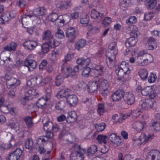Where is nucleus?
<instances>
[{
    "mask_svg": "<svg viewBox=\"0 0 160 160\" xmlns=\"http://www.w3.org/2000/svg\"><path fill=\"white\" fill-rule=\"evenodd\" d=\"M118 48L115 42L111 43L106 52V62L110 68H113L115 64L116 55L118 53Z\"/></svg>",
    "mask_w": 160,
    "mask_h": 160,
    "instance_id": "nucleus-1",
    "label": "nucleus"
},
{
    "mask_svg": "<svg viewBox=\"0 0 160 160\" xmlns=\"http://www.w3.org/2000/svg\"><path fill=\"white\" fill-rule=\"evenodd\" d=\"M131 72V70L128 67H125L122 68L121 66H118L115 70L116 73L118 76V80L123 82H125L130 79L131 77L129 74Z\"/></svg>",
    "mask_w": 160,
    "mask_h": 160,
    "instance_id": "nucleus-2",
    "label": "nucleus"
},
{
    "mask_svg": "<svg viewBox=\"0 0 160 160\" xmlns=\"http://www.w3.org/2000/svg\"><path fill=\"white\" fill-rule=\"evenodd\" d=\"M71 149L73 150L70 157V160H84L83 153L86 152L85 149L81 148L80 145L74 144L72 146Z\"/></svg>",
    "mask_w": 160,
    "mask_h": 160,
    "instance_id": "nucleus-3",
    "label": "nucleus"
},
{
    "mask_svg": "<svg viewBox=\"0 0 160 160\" xmlns=\"http://www.w3.org/2000/svg\"><path fill=\"white\" fill-rule=\"evenodd\" d=\"M66 16L62 15L58 16L57 13H52L48 16V18L49 20L54 23V24L60 26H62L65 23H67L68 22L65 19Z\"/></svg>",
    "mask_w": 160,
    "mask_h": 160,
    "instance_id": "nucleus-4",
    "label": "nucleus"
},
{
    "mask_svg": "<svg viewBox=\"0 0 160 160\" xmlns=\"http://www.w3.org/2000/svg\"><path fill=\"white\" fill-rule=\"evenodd\" d=\"M43 124V129L44 131H52L54 132H58L59 127L58 125H53L50 122L49 118L47 117H44L42 120Z\"/></svg>",
    "mask_w": 160,
    "mask_h": 160,
    "instance_id": "nucleus-5",
    "label": "nucleus"
},
{
    "mask_svg": "<svg viewBox=\"0 0 160 160\" xmlns=\"http://www.w3.org/2000/svg\"><path fill=\"white\" fill-rule=\"evenodd\" d=\"M42 39L47 43L53 44L57 42H61L60 41H56L54 39L51 31L49 30L44 31L42 34Z\"/></svg>",
    "mask_w": 160,
    "mask_h": 160,
    "instance_id": "nucleus-6",
    "label": "nucleus"
},
{
    "mask_svg": "<svg viewBox=\"0 0 160 160\" xmlns=\"http://www.w3.org/2000/svg\"><path fill=\"white\" fill-rule=\"evenodd\" d=\"M5 79L7 80L6 85L8 88H16L19 86L20 82L18 79L9 77L8 78L7 76L5 77Z\"/></svg>",
    "mask_w": 160,
    "mask_h": 160,
    "instance_id": "nucleus-7",
    "label": "nucleus"
},
{
    "mask_svg": "<svg viewBox=\"0 0 160 160\" xmlns=\"http://www.w3.org/2000/svg\"><path fill=\"white\" fill-rule=\"evenodd\" d=\"M77 34V31L75 28L70 27L66 30V36L70 42L73 41Z\"/></svg>",
    "mask_w": 160,
    "mask_h": 160,
    "instance_id": "nucleus-8",
    "label": "nucleus"
},
{
    "mask_svg": "<svg viewBox=\"0 0 160 160\" xmlns=\"http://www.w3.org/2000/svg\"><path fill=\"white\" fill-rule=\"evenodd\" d=\"M141 57L143 60L142 62L141 63L142 66H145L150 63L153 61L152 56L150 54H148L146 51L143 50L141 52Z\"/></svg>",
    "mask_w": 160,
    "mask_h": 160,
    "instance_id": "nucleus-9",
    "label": "nucleus"
},
{
    "mask_svg": "<svg viewBox=\"0 0 160 160\" xmlns=\"http://www.w3.org/2000/svg\"><path fill=\"white\" fill-rule=\"evenodd\" d=\"M61 43V42H57L55 43H53V44L47 43L46 42L44 43L41 46V53L42 55H45L50 50V47L54 48L55 47L58 46Z\"/></svg>",
    "mask_w": 160,
    "mask_h": 160,
    "instance_id": "nucleus-10",
    "label": "nucleus"
},
{
    "mask_svg": "<svg viewBox=\"0 0 160 160\" xmlns=\"http://www.w3.org/2000/svg\"><path fill=\"white\" fill-rule=\"evenodd\" d=\"M38 42L34 40H28L23 42L22 45L25 48L29 51L34 50L38 45Z\"/></svg>",
    "mask_w": 160,
    "mask_h": 160,
    "instance_id": "nucleus-11",
    "label": "nucleus"
},
{
    "mask_svg": "<svg viewBox=\"0 0 160 160\" xmlns=\"http://www.w3.org/2000/svg\"><path fill=\"white\" fill-rule=\"evenodd\" d=\"M46 133L45 136H41L39 137L37 140V143L39 144L42 143L43 144L46 143L48 138H51L53 137V133L51 132V131H45Z\"/></svg>",
    "mask_w": 160,
    "mask_h": 160,
    "instance_id": "nucleus-12",
    "label": "nucleus"
},
{
    "mask_svg": "<svg viewBox=\"0 0 160 160\" xmlns=\"http://www.w3.org/2000/svg\"><path fill=\"white\" fill-rule=\"evenodd\" d=\"M22 153V150L19 148H17L9 156V160H18Z\"/></svg>",
    "mask_w": 160,
    "mask_h": 160,
    "instance_id": "nucleus-13",
    "label": "nucleus"
},
{
    "mask_svg": "<svg viewBox=\"0 0 160 160\" xmlns=\"http://www.w3.org/2000/svg\"><path fill=\"white\" fill-rule=\"evenodd\" d=\"M147 158L150 160H160V152L157 150H152L148 152Z\"/></svg>",
    "mask_w": 160,
    "mask_h": 160,
    "instance_id": "nucleus-14",
    "label": "nucleus"
},
{
    "mask_svg": "<svg viewBox=\"0 0 160 160\" xmlns=\"http://www.w3.org/2000/svg\"><path fill=\"white\" fill-rule=\"evenodd\" d=\"M123 98L124 101L128 105L132 104L135 101L134 97L132 93L124 92Z\"/></svg>",
    "mask_w": 160,
    "mask_h": 160,
    "instance_id": "nucleus-15",
    "label": "nucleus"
},
{
    "mask_svg": "<svg viewBox=\"0 0 160 160\" xmlns=\"http://www.w3.org/2000/svg\"><path fill=\"white\" fill-rule=\"evenodd\" d=\"M104 67L100 65H98L95 69L91 71L90 75L94 77H97L101 76L103 72Z\"/></svg>",
    "mask_w": 160,
    "mask_h": 160,
    "instance_id": "nucleus-16",
    "label": "nucleus"
},
{
    "mask_svg": "<svg viewBox=\"0 0 160 160\" xmlns=\"http://www.w3.org/2000/svg\"><path fill=\"white\" fill-rule=\"evenodd\" d=\"M24 65L25 66L28 67L29 71H31L36 68L37 66V63L35 60L30 59L26 60Z\"/></svg>",
    "mask_w": 160,
    "mask_h": 160,
    "instance_id": "nucleus-17",
    "label": "nucleus"
},
{
    "mask_svg": "<svg viewBox=\"0 0 160 160\" xmlns=\"http://www.w3.org/2000/svg\"><path fill=\"white\" fill-rule=\"evenodd\" d=\"M62 72L63 74V77L68 78L70 77L72 70L69 66L63 65L61 68Z\"/></svg>",
    "mask_w": 160,
    "mask_h": 160,
    "instance_id": "nucleus-18",
    "label": "nucleus"
},
{
    "mask_svg": "<svg viewBox=\"0 0 160 160\" xmlns=\"http://www.w3.org/2000/svg\"><path fill=\"white\" fill-rule=\"evenodd\" d=\"M98 87L97 79L95 81H90L88 83V91L90 93L93 92L97 90Z\"/></svg>",
    "mask_w": 160,
    "mask_h": 160,
    "instance_id": "nucleus-19",
    "label": "nucleus"
},
{
    "mask_svg": "<svg viewBox=\"0 0 160 160\" xmlns=\"http://www.w3.org/2000/svg\"><path fill=\"white\" fill-rule=\"evenodd\" d=\"M13 17L11 13L9 12L3 13L0 18V24L2 25L5 24V22L8 21Z\"/></svg>",
    "mask_w": 160,
    "mask_h": 160,
    "instance_id": "nucleus-20",
    "label": "nucleus"
},
{
    "mask_svg": "<svg viewBox=\"0 0 160 160\" xmlns=\"http://www.w3.org/2000/svg\"><path fill=\"white\" fill-rule=\"evenodd\" d=\"M124 91L119 90L115 92L112 95V99L113 101L116 102L120 100L123 97Z\"/></svg>",
    "mask_w": 160,
    "mask_h": 160,
    "instance_id": "nucleus-21",
    "label": "nucleus"
},
{
    "mask_svg": "<svg viewBox=\"0 0 160 160\" xmlns=\"http://www.w3.org/2000/svg\"><path fill=\"white\" fill-rule=\"evenodd\" d=\"M72 5L70 0L59 2L56 4L57 8L66 9L70 7Z\"/></svg>",
    "mask_w": 160,
    "mask_h": 160,
    "instance_id": "nucleus-22",
    "label": "nucleus"
},
{
    "mask_svg": "<svg viewBox=\"0 0 160 160\" xmlns=\"http://www.w3.org/2000/svg\"><path fill=\"white\" fill-rule=\"evenodd\" d=\"M86 44V41L85 39H79L75 42V48L78 51L80 50L85 47Z\"/></svg>",
    "mask_w": 160,
    "mask_h": 160,
    "instance_id": "nucleus-23",
    "label": "nucleus"
},
{
    "mask_svg": "<svg viewBox=\"0 0 160 160\" xmlns=\"http://www.w3.org/2000/svg\"><path fill=\"white\" fill-rule=\"evenodd\" d=\"M8 127L12 129L18 130L19 129V124L18 121L15 119L13 118L7 124Z\"/></svg>",
    "mask_w": 160,
    "mask_h": 160,
    "instance_id": "nucleus-24",
    "label": "nucleus"
},
{
    "mask_svg": "<svg viewBox=\"0 0 160 160\" xmlns=\"http://www.w3.org/2000/svg\"><path fill=\"white\" fill-rule=\"evenodd\" d=\"M66 100L70 106H73L76 105L78 101L77 97L74 94L69 95Z\"/></svg>",
    "mask_w": 160,
    "mask_h": 160,
    "instance_id": "nucleus-25",
    "label": "nucleus"
},
{
    "mask_svg": "<svg viewBox=\"0 0 160 160\" xmlns=\"http://www.w3.org/2000/svg\"><path fill=\"white\" fill-rule=\"evenodd\" d=\"M69 92H70V90L68 89H62L57 93V97L58 99H60L63 97L67 99L70 95L69 93Z\"/></svg>",
    "mask_w": 160,
    "mask_h": 160,
    "instance_id": "nucleus-26",
    "label": "nucleus"
},
{
    "mask_svg": "<svg viewBox=\"0 0 160 160\" xmlns=\"http://www.w3.org/2000/svg\"><path fill=\"white\" fill-rule=\"evenodd\" d=\"M90 62V58H82L77 59V63L78 64L82 66L88 65Z\"/></svg>",
    "mask_w": 160,
    "mask_h": 160,
    "instance_id": "nucleus-27",
    "label": "nucleus"
},
{
    "mask_svg": "<svg viewBox=\"0 0 160 160\" xmlns=\"http://www.w3.org/2000/svg\"><path fill=\"white\" fill-rule=\"evenodd\" d=\"M97 80L98 86L100 88H108L109 84L106 80L100 78H98Z\"/></svg>",
    "mask_w": 160,
    "mask_h": 160,
    "instance_id": "nucleus-28",
    "label": "nucleus"
},
{
    "mask_svg": "<svg viewBox=\"0 0 160 160\" xmlns=\"http://www.w3.org/2000/svg\"><path fill=\"white\" fill-rule=\"evenodd\" d=\"M153 138L152 135H149L147 137L144 132H142L141 135V144H145L148 141L152 139Z\"/></svg>",
    "mask_w": 160,
    "mask_h": 160,
    "instance_id": "nucleus-29",
    "label": "nucleus"
},
{
    "mask_svg": "<svg viewBox=\"0 0 160 160\" xmlns=\"http://www.w3.org/2000/svg\"><path fill=\"white\" fill-rule=\"evenodd\" d=\"M97 148L96 145H93L91 146L87 150L86 155L89 157H91L97 151Z\"/></svg>",
    "mask_w": 160,
    "mask_h": 160,
    "instance_id": "nucleus-30",
    "label": "nucleus"
},
{
    "mask_svg": "<svg viewBox=\"0 0 160 160\" xmlns=\"http://www.w3.org/2000/svg\"><path fill=\"white\" fill-rule=\"evenodd\" d=\"M68 115L69 116L67 120V122L69 121V122H72L77 120V114L75 111H72L69 112L68 113Z\"/></svg>",
    "mask_w": 160,
    "mask_h": 160,
    "instance_id": "nucleus-31",
    "label": "nucleus"
},
{
    "mask_svg": "<svg viewBox=\"0 0 160 160\" xmlns=\"http://www.w3.org/2000/svg\"><path fill=\"white\" fill-rule=\"evenodd\" d=\"M45 10L43 7H39L35 9L33 11V13L36 17H38L43 15Z\"/></svg>",
    "mask_w": 160,
    "mask_h": 160,
    "instance_id": "nucleus-32",
    "label": "nucleus"
},
{
    "mask_svg": "<svg viewBox=\"0 0 160 160\" xmlns=\"http://www.w3.org/2000/svg\"><path fill=\"white\" fill-rule=\"evenodd\" d=\"M137 41V39L134 37H131L127 39L126 41V45L127 47H130L135 45Z\"/></svg>",
    "mask_w": 160,
    "mask_h": 160,
    "instance_id": "nucleus-33",
    "label": "nucleus"
},
{
    "mask_svg": "<svg viewBox=\"0 0 160 160\" xmlns=\"http://www.w3.org/2000/svg\"><path fill=\"white\" fill-rule=\"evenodd\" d=\"M17 44L16 43L12 42L10 44H8L3 48V49L7 51H14L16 50Z\"/></svg>",
    "mask_w": 160,
    "mask_h": 160,
    "instance_id": "nucleus-34",
    "label": "nucleus"
},
{
    "mask_svg": "<svg viewBox=\"0 0 160 160\" xmlns=\"http://www.w3.org/2000/svg\"><path fill=\"white\" fill-rule=\"evenodd\" d=\"M33 146V141L31 138H28L25 142V146L26 149H31L32 148Z\"/></svg>",
    "mask_w": 160,
    "mask_h": 160,
    "instance_id": "nucleus-35",
    "label": "nucleus"
},
{
    "mask_svg": "<svg viewBox=\"0 0 160 160\" xmlns=\"http://www.w3.org/2000/svg\"><path fill=\"white\" fill-rule=\"evenodd\" d=\"M46 101L43 97L39 98L36 103V105L38 108H43L46 104Z\"/></svg>",
    "mask_w": 160,
    "mask_h": 160,
    "instance_id": "nucleus-36",
    "label": "nucleus"
},
{
    "mask_svg": "<svg viewBox=\"0 0 160 160\" xmlns=\"http://www.w3.org/2000/svg\"><path fill=\"white\" fill-rule=\"evenodd\" d=\"M65 105V102L63 100H61L56 104L55 108L58 110H61L63 109Z\"/></svg>",
    "mask_w": 160,
    "mask_h": 160,
    "instance_id": "nucleus-37",
    "label": "nucleus"
},
{
    "mask_svg": "<svg viewBox=\"0 0 160 160\" xmlns=\"http://www.w3.org/2000/svg\"><path fill=\"white\" fill-rule=\"evenodd\" d=\"M157 1L156 0H149L145 2V4L150 9H153L156 5Z\"/></svg>",
    "mask_w": 160,
    "mask_h": 160,
    "instance_id": "nucleus-38",
    "label": "nucleus"
},
{
    "mask_svg": "<svg viewBox=\"0 0 160 160\" xmlns=\"http://www.w3.org/2000/svg\"><path fill=\"white\" fill-rule=\"evenodd\" d=\"M87 86V84L84 82H80L76 86V89L77 90L84 91Z\"/></svg>",
    "mask_w": 160,
    "mask_h": 160,
    "instance_id": "nucleus-39",
    "label": "nucleus"
},
{
    "mask_svg": "<svg viewBox=\"0 0 160 160\" xmlns=\"http://www.w3.org/2000/svg\"><path fill=\"white\" fill-rule=\"evenodd\" d=\"M95 128L98 132L103 131L106 127V124L104 122H101L99 124H95Z\"/></svg>",
    "mask_w": 160,
    "mask_h": 160,
    "instance_id": "nucleus-40",
    "label": "nucleus"
},
{
    "mask_svg": "<svg viewBox=\"0 0 160 160\" xmlns=\"http://www.w3.org/2000/svg\"><path fill=\"white\" fill-rule=\"evenodd\" d=\"M63 81V77L60 75H57L55 78V83L57 86L62 84Z\"/></svg>",
    "mask_w": 160,
    "mask_h": 160,
    "instance_id": "nucleus-41",
    "label": "nucleus"
},
{
    "mask_svg": "<svg viewBox=\"0 0 160 160\" xmlns=\"http://www.w3.org/2000/svg\"><path fill=\"white\" fill-rule=\"evenodd\" d=\"M106 112L104 108V105L102 104L99 103L97 109V112L100 116L102 115Z\"/></svg>",
    "mask_w": 160,
    "mask_h": 160,
    "instance_id": "nucleus-42",
    "label": "nucleus"
},
{
    "mask_svg": "<svg viewBox=\"0 0 160 160\" xmlns=\"http://www.w3.org/2000/svg\"><path fill=\"white\" fill-rule=\"evenodd\" d=\"M152 90V88L151 87L148 86L141 91V93L143 96H147L148 95Z\"/></svg>",
    "mask_w": 160,
    "mask_h": 160,
    "instance_id": "nucleus-43",
    "label": "nucleus"
},
{
    "mask_svg": "<svg viewBox=\"0 0 160 160\" xmlns=\"http://www.w3.org/2000/svg\"><path fill=\"white\" fill-rule=\"evenodd\" d=\"M107 137L106 135H99L97 138V140L99 143H103L105 144L107 143L106 141V138Z\"/></svg>",
    "mask_w": 160,
    "mask_h": 160,
    "instance_id": "nucleus-44",
    "label": "nucleus"
},
{
    "mask_svg": "<svg viewBox=\"0 0 160 160\" xmlns=\"http://www.w3.org/2000/svg\"><path fill=\"white\" fill-rule=\"evenodd\" d=\"M55 36L59 39H62L65 37L63 32L61 30L58 29L55 33Z\"/></svg>",
    "mask_w": 160,
    "mask_h": 160,
    "instance_id": "nucleus-45",
    "label": "nucleus"
},
{
    "mask_svg": "<svg viewBox=\"0 0 160 160\" xmlns=\"http://www.w3.org/2000/svg\"><path fill=\"white\" fill-rule=\"evenodd\" d=\"M148 75V71L146 69H141V78L143 80H146Z\"/></svg>",
    "mask_w": 160,
    "mask_h": 160,
    "instance_id": "nucleus-46",
    "label": "nucleus"
},
{
    "mask_svg": "<svg viewBox=\"0 0 160 160\" xmlns=\"http://www.w3.org/2000/svg\"><path fill=\"white\" fill-rule=\"evenodd\" d=\"M91 17L92 18L97 19L100 15V12L97 11L95 9H92L91 12Z\"/></svg>",
    "mask_w": 160,
    "mask_h": 160,
    "instance_id": "nucleus-47",
    "label": "nucleus"
},
{
    "mask_svg": "<svg viewBox=\"0 0 160 160\" xmlns=\"http://www.w3.org/2000/svg\"><path fill=\"white\" fill-rule=\"evenodd\" d=\"M91 68L89 67H85L83 68L82 72V75L84 77H87L89 73L90 74Z\"/></svg>",
    "mask_w": 160,
    "mask_h": 160,
    "instance_id": "nucleus-48",
    "label": "nucleus"
},
{
    "mask_svg": "<svg viewBox=\"0 0 160 160\" xmlns=\"http://www.w3.org/2000/svg\"><path fill=\"white\" fill-rule=\"evenodd\" d=\"M157 77L155 73H151L149 76L148 80L149 83H153L156 80Z\"/></svg>",
    "mask_w": 160,
    "mask_h": 160,
    "instance_id": "nucleus-49",
    "label": "nucleus"
},
{
    "mask_svg": "<svg viewBox=\"0 0 160 160\" xmlns=\"http://www.w3.org/2000/svg\"><path fill=\"white\" fill-rule=\"evenodd\" d=\"M154 14L152 12L146 13L144 14V19L146 21L151 20L154 16Z\"/></svg>",
    "mask_w": 160,
    "mask_h": 160,
    "instance_id": "nucleus-50",
    "label": "nucleus"
},
{
    "mask_svg": "<svg viewBox=\"0 0 160 160\" xmlns=\"http://www.w3.org/2000/svg\"><path fill=\"white\" fill-rule=\"evenodd\" d=\"M112 21L111 19L108 17H106L103 19L102 24V26L106 27L108 26Z\"/></svg>",
    "mask_w": 160,
    "mask_h": 160,
    "instance_id": "nucleus-51",
    "label": "nucleus"
},
{
    "mask_svg": "<svg viewBox=\"0 0 160 160\" xmlns=\"http://www.w3.org/2000/svg\"><path fill=\"white\" fill-rule=\"evenodd\" d=\"M26 125L28 128L31 127L33 125L32 119L30 117H27L24 119Z\"/></svg>",
    "mask_w": 160,
    "mask_h": 160,
    "instance_id": "nucleus-52",
    "label": "nucleus"
},
{
    "mask_svg": "<svg viewBox=\"0 0 160 160\" xmlns=\"http://www.w3.org/2000/svg\"><path fill=\"white\" fill-rule=\"evenodd\" d=\"M151 128L156 131L160 130V123L157 122L152 123Z\"/></svg>",
    "mask_w": 160,
    "mask_h": 160,
    "instance_id": "nucleus-53",
    "label": "nucleus"
},
{
    "mask_svg": "<svg viewBox=\"0 0 160 160\" xmlns=\"http://www.w3.org/2000/svg\"><path fill=\"white\" fill-rule=\"evenodd\" d=\"M38 94V92L35 89H31L29 90L26 93V95L29 96L31 95L36 96Z\"/></svg>",
    "mask_w": 160,
    "mask_h": 160,
    "instance_id": "nucleus-54",
    "label": "nucleus"
},
{
    "mask_svg": "<svg viewBox=\"0 0 160 160\" xmlns=\"http://www.w3.org/2000/svg\"><path fill=\"white\" fill-rule=\"evenodd\" d=\"M34 81L35 82V86L40 84L41 83L42 81V78L40 76H37L34 78H33Z\"/></svg>",
    "mask_w": 160,
    "mask_h": 160,
    "instance_id": "nucleus-55",
    "label": "nucleus"
},
{
    "mask_svg": "<svg viewBox=\"0 0 160 160\" xmlns=\"http://www.w3.org/2000/svg\"><path fill=\"white\" fill-rule=\"evenodd\" d=\"M16 4L19 7L22 8L26 6V2L25 0H17Z\"/></svg>",
    "mask_w": 160,
    "mask_h": 160,
    "instance_id": "nucleus-56",
    "label": "nucleus"
},
{
    "mask_svg": "<svg viewBox=\"0 0 160 160\" xmlns=\"http://www.w3.org/2000/svg\"><path fill=\"white\" fill-rule=\"evenodd\" d=\"M8 92V96L12 98H13L15 96V88H12Z\"/></svg>",
    "mask_w": 160,
    "mask_h": 160,
    "instance_id": "nucleus-57",
    "label": "nucleus"
},
{
    "mask_svg": "<svg viewBox=\"0 0 160 160\" xmlns=\"http://www.w3.org/2000/svg\"><path fill=\"white\" fill-rule=\"evenodd\" d=\"M148 41L149 44L154 45L155 46H156L157 42L153 37H149L148 39Z\"/></svg>",
    "mask_w": 160,
    "mask_h": 160,
    "instance_id": "nucleus-58",
    "label": "nucleus"
},
{
    "mask_svg": "<svg viewBox=\"0 0 160 160\" xmlns=\"http://www.w3.org/2000/svg\"><path fill=\"white\" fill-rule=\"evenodd\" d=\"M37 144H38L39 148V151L40 153L41 154L44 153L46 152V149L44 146V144H42L41 143L40 144H39L37 143Z\"/></svg>",
    "mask_w": 160,
    "mask_h": 160,
    "instance_id": "nucleus-59",
    "label": "nucleus"
},
{
    "mask_svg": "<svg viewBox=\"0 0 160 160\" xmlns=\"http://www.w3.org/2000/svg\"><path fill=\"white\" fill-rule=\"evenodd\" d=\"M50 152H51L50 151H48L47 152L43 153V156L42 158L48 160H51L52 158L50 155Z\"/></svg>",
    "mask_w": 160,
    "mask_h": 160,
    "instance_id": "nucleus-60",
    "label": "nucleus"
},
{
    "mask_svg": "<svg viewBox=\"0 0 160 160\" xmlns=\"http://www.w3.org/2000/svg\"><path fill=\"white\" fill-rule=\"evenodd\" d=\"M129 0H120V5L122 8H126L128 5Z\"/></svg>",
    "mask_w": 160,
    "mask_h": 160,
    "instance_id": "nucleus-61",
    "label": "nucleus"
},
{
    "mask_svg": "<svg viewBox=\"0 0 160 160\" xmlns=\"http://www.w3.org/2000/svg\"><path fill=\"white\" fill-rule=\"evenodd\" d=\"M47 64V61L46 60H43L39 65V69L42 70Z\"/></svg>",
    "mask_w": 160,
    "mask_h": 160,
    "instance_id": "nucleus-62",
    "label": "nucleus"
},
{
    "mask_svg": "<svg viewBox=\"0 0 160 160\" xmlns=\"http://www.w3.org/2000/svg\"><path fill=\"white\" fill-rule=\"evenodd\" d=\"M89 20V17L86 16L85 17L82 18L80 20V22L82 24H87Z\"/></svg>",
    "mask_w": 160,
    "mask_h": 160,
    "instance_id": "nucleus-63",
    "label": "nucleus"
},
{
    "mask_svg": "<svg viewBox=\"0 0 160 160\" xmlns=\"http://www.w3.org/2000/svg\"><path fill=\"white\" fill-rule=\"evenodd\" d=\"M101 94L104 97H106L108 92V88H101L100 90Z\"/></svg>",
    "mask_w": 160,
    "mask_h": 160,
    "instance_id": "nucleus-64",
    "label": "nucleus"
}]
</instances>
